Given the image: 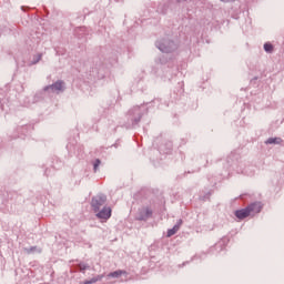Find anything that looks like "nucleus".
I'll return each instance as SVG.
<instances>
[{
	"label": "nucleus",
	"mask_w": 284,
	"mask_h": 284,
	"mask_svg": "<svg viewBox=\"0 0 284 284\" xmlns=\"http://www.w3.org/2000/svg\"><path fill=\"white\" fill-rule=\"evenodd\" d=\"M264 50H265V52H273L274 51V45H272V43H265L264 44Z\"/></svg>",
	"instance_id": "obj_10"
},
{
	"label": "nucleus",
	"mask_w": 284,
	"mask_h": 284,
	"mask_svg": "<svg viewBox=\"0 0 284 284\" xmlns=\"http://www.w3.org/2000/svg\"><path fill=\"white\" fill-rule=\"evenodd\" d=\"M179 229H180L179 225H174L172 229H170V230L168 231V236H169V237H170V236H174V234H176V233L179 232Z\"/></svg>",
	"instance_id": "obj_9"
},
{
	"label": "nucleus",
	"mask_w": 284,
	"mask_h": 284,
	"mask_svg": "<svg viewBox=\"0 0 284 284\" xmlns=\"http://www.w3.org/2000/svg\"><path fill=\"white\" fill-rule=\"evenodd\" d=\"M98 281H103V275H98L97 277L85 281L83 284H93V283H98Z\"/></svg>",
	"instance_id": "obj_8"
},
{
	"label": "nucleus",
	"mask_w": 284,
	"mask_h": 284,
	"mask_svg": "<svg viewBox=\"0 0 284 284\" xmlns=\"http://www.w3.org/2000/svg\"><path fill=\"white\" fill-rule=\"evenodd\" d=\"M266 143L272 144V143H281V139L278 138H270Z\"/></svg>",
	"instance_id": "obj_11"
},
{
	"label": "nucleus",
	"mask_w": 284,
	"mask_h": 284,
	"mask_svg": "<svg viewBox=\"0 0 284 284\" xmlns=\"http://www.w3.org/2000/svg\"><path fill=\"white\" fill-rule=\"evenodd\" d=\"M150 216H152V211L146 207L142 211V221H145V219H150Z\"/></svg>",
	"instance_id": "obj_6"
},
{
	"label": "nucleus",
	"mask_w": 284,
	"mask_h": 284,
	"mask_svg": "<svg viewBox=\"0 0 284 284\" xmlns=\"http://www.w3.org/2000/svg\"><path fill=\"white\" fill-rule=\"evenodd\" d=\"M101 165V160H95L94 164H93V170L94 172H97V170H99V166Z\"/></svg>",
	"instance_id": "obj_12"
},
{
	"label": "nucleus",
	"mask_w": 284,
	"mask_h": 284,
	"mask_svg": "<svg viewBox=\"0 0 284 284\" xmlns=\"http://www.w3.org/2000/svg\"><path fill=\"white\" fill-rule=\"evenodd\" d=\"M95 216L100 219V221H108L112 216V207L104 206Z\"/></svg>",
	"instance_id": "obj_2"
},
{
	"label": "nucleus",
	"mask_w": 284,
	"mask_h": 284,
	"mask_svg": "<svg viewBox=\"0 0 284 284\" xmlns=\"http://www.w3.org/2000/svg\"><path fill=\"white\" fill-rule=\"evenodd\" d=\"M44 90H52V92H62L63 81H58L54 84L47 87Z\"/></svg>",
	"instance_id": "obj_5"
},
{
	"label": "nucleus",
	"mask_w": 284,
	"mask_h": 284,
	"mask_svg": "<svg viewBox=\"0 0 284 284\" xmlns=\"http://www.w3.org/2000/svg\"><path fill=\"white\" fill-rule=\"evenodd\" d=\"M81 270H85V267H81Z\"/></svg>",
	"instance_id": "obj_13"
},
{
	"label": "nucleus",
	"mask_w": 284,
	"mask_h": 284,
	"mask_svg": "<svg viewBox=\"0 0 284 284\" xmlns=\"http://www.w3.org/2000/svg\"><path fill=\"white\" fill-rule=\"evenodd\" d=\"M108 201V197L105 195H98L92 199L91 201V207L93 209V212H99L101 210V206Z\"/></svg>",
	"instance_id": "obj_1"
},
{
	"label": "nucleus",
	"mask_w": 284,
	"mask_h": 284,
	"mask_svg": "<svg viewBox=\"0 0 284 284\" xmlns=\"http://www.w3.org/2000/svg\"><path fill=\"white\" fill-rule=\"evenodd\" d=\"M235 216L236 219H240V221H243V219H247V216H251L250 210L247 209V206L245 209L237 210L235 211Z\"/></svg>",
	"instance_id": "obj_4"
},
{
	"label": "nucleus",
	"mask_w": 284,
	"mask_h": 284,
	"mask_svg": "<svg viewBox=\"0 0 284 284\" xmlns=\"http://www.w3.org/2000/svg\"><path fill=\"white\" fill-rule=\"evenodd\" d=\"M248 210V214L251 216H256V214H260L263 210V204L261 202H255L246 206Z\"/></svg>",
	"instance_id": "obj_3"
},
{
	"label": "nucleus",
	"mask_w": 284,
	"mask_h": 284,
	"mask_svg": "<svg viewBox=\"0 0 284 284\" xmlns=\"http://www.w3.org/2000/svg\"><path fill=\"white\" fill-rule=\"evenodd\" d=\"M125 274V271H115L110 273L108 276L111 278H119V276H123Z\"/></svg>",
	"instance_id": "obj_7"
}]
</instances>
